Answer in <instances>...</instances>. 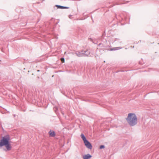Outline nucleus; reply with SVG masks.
<instances>
[{"mask_svg": "<svg viewBox=\"0 0 159 159\" xmlns=\"http://www.w3.org/2000/svg\"><path fill=\"white\" fill-rule=\"evenodd\" d=\"M126 120L128 124L131 126H133L135 125L137 122V118L134 113H129Z\"/></svg>", "mask_w": 159, "mask_h": 159, "instance_id": "obj_1", "label": "nucleus"}, {"mask_svg": "<svg viewBox=\"0 0 159 159\" xmlns=\"http://www.w3.org/2000/svg\"><path fill=\"white\" fill-rule=\"evenodd\" d=\"M61 62L63 63H64V62H65V60H64V58H61Z\"/></svg>", "mask_w": 159, "mask_h": 159, "instance_id": "obj_10", "label": "nucleus"}, {"mask_svg": "<svg viewBox=\"0 0 159 159\" xmlns=\"http://www.w3.org/2000/svg\"><path fill=\"white\" fill-rule=\"evenodd\" d=\"M49 134L51 137H54L55 135V132L52 130H50L49 132Z\"/></svg>", "mask_w": 159, "mask_h": 159, "instance_id": "obj_6", "label": "nucleus"}, {"mask_svg": "<svg viewBox=\"0 0 159 159\" xmlns=\"http://www.w3.org/2000/svg\"><path fill=\"white\" fill-rule=\"evenodd\" d=\"M4 146H5V147L7 150L9 151L11 150V147L10 143H7V144L4 145Z\"/></svg>", "mask_w": 159, "mask_h": 159, "instance_id": "obj_4", "label": "nucleus"}, {"mask_svg": "<svg viewBox=\"0 0 159 159\" xmlns=\"http://www.w3.org/2000/svg\"><path fill=\"white\" fill-rule=\"evenodd\" d=\"M81 138L82 139L84 142L87 140V139H86L85 137L83 134H81Z\"/></svg>", "mask_w": 159, "mask_h": 159, "instance_id": "obj_8", "label": "nucleus"}, {"mask_svg": "<svg viewBox=\"0 0 159 159\" xmlns=\"http://www.w3.org/2000/svg\"><path fill=\"white\" fill-rule=\"evenodd\" d=\"M84 53V52H83V51H82V52H76V55L79 56V57H81L83 56V54Z\"/></svg>", "mask_w": 159, "mask_h": 159, "instance_id": "obj_7", "label": "nucleus"}, {"mask_svg": "<svg viewBox=\"0 0 159 159\" xmlns=\"http://www.w3.org/2000/svg\"><path fill=\"white\" fill-rule=\"evenodd\" d=\"M104 148V146L103 145H101L100 146V149H102Z\"/></svg>", "mask_w": 159, "mask_h": 159, "instance_id": "obj_11", "label": "nucleus"}, {"mask_svg": "<svg viewBox=\"0 0 159 159\" xmlns=\"http://www.w3.org/2000/svg\"><path fill=\"white\" fill-rule=\"evenodd\" d=\"M85 145L88 148L91 149L92 148V146L91 144L87 140L84 142Z\"/></svg>", "mask_w": 159, "mask_h": 159, "instance_id": "obj_3", "label": "nucleus"}, {"mask_svg": "<svg viewBox=\"0 0 159 159\" xmlns=\"http://www.w3.org/2000/svg\"><path fill=\"white\" fill-rule=\"evenodd\" d=\"M92 156L89 154L84 155L83 156V158L84 159H89Z\"/></svg>", "mask_w": 159, "mask_h": 159, "instance_id": "obj_5", "label": "nucleus"}, {"mask_svg": "<svg viewBox=\"0 0 159 159\" xmlns=\"http://www.w3.org/2000/svg\"><path fill=\"white\" fill-rule=\"evenodd\" d=\"M10 138L8 135H7L2 137L0 141V147L4 146L10 143Z\"/></svg>", "mask_w": 159, "mask_h": 159, "instance_id": "obj_2", "label": "nucleus"}, {"mask_svg": "<svg viewBox=\"0 0 159 159\" xmlns=\"http://www.w3.org/2000/svg\"><path fill=\"white\" fill-rule=\"evenodd\" d=\"M57 7L60 8H67L66 7H63L60 6H57Z\"/></svg>", "mask_w": 159, "mask_h": 159, "instance_id": "obj_9", "label": "nucleus"}]
</instances>
